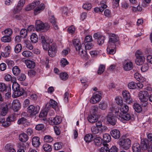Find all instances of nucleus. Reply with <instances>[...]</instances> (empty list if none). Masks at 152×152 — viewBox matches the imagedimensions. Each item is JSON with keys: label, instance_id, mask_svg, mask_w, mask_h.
Segmentation results:
<instances>
[{"label": "nucleus", "instance_id": "f257e3e1", "mask_svg": "<svg viewBox=\"0 0 152 152\" xmlns=\"http://www.w3.org/2000/svg\"><path fill=\"white\" fill-rule=\"evenodd\" d=\"M43 49L48 50V55L50 57H54L56 53L57 46L56 44L53 43V40L46 36H41Z\"/></svg>", "mask_w": 152, "mask_h": 152}, {"label": "nucleus", "instance_id": "f03ea898", "mask_svg": "<svg viewBox=\"0 0 152 152\" xmlns=\"http://www.w3.org/2000/svg\"><path fill=\"white\" fill-rule=\"evenodd\" d=\"M138 96L142 106L144 107L147 106L149 98L148 92L146 91H141L139 92Z\"/></svg>", "mask_w": 152, "mask_h": 152}, {"label": "nucleus", "instance_id": "7ed1b4c3", "mask_svg": "<svg viewBox=\"0 0 152 152\" xmlns=\"http://www.w3.org/2000/svg\"><path fill=\"white\" fill-rule=\"evenodd\" d=\"M36 23V29L38 31L43 30V31H46L50 28V26L48 23H46L44 24L39 20H37Z\"/></svg>", "mask_w": 152, "mask_h": 152}, {"label": "nucleus", "instance_id": "20e7f679", "mask_svg": "<svg viewBox=\"0 0 152 152\" xmlns=\"http://www.w3.org/2000/svg\"><path fill=\"white\" fill-rule=\"evenodd\" d=\"M115 113L117 118L122 121H128L132 118V117H131V115L127 113H121L118 111H117L116 110H115Z\"/></svg>", "mask_w": 152, "mask_h": 152}, {"label": "nucleus", "instance_id": "39448f33", "mask_svg": "<svg viewBox=\"0 0 152 152\" xmlns=\"http://www.w3.org/2000/svg\"><path fill=\"white\" fill-rule=\"evenodd\" d=\"M119 144L123 149L127 150L131 146V141L129 138L120 139Z\"/></svg>", "mask_w": 152, "mask_h": 152}, {"label": "nucleus", "instance_id": "423d86ee", "mask_svg": "<svg viewBox=\"0 0 152 152\" xmlns=\"http://www.w3.org/2000/svg\"><path fill=\"white\" fill-rule=\"evenodd\" d=\"M109 36V38L108 45H112L114 48L115 47V43L119 40L118 36L116 34L113 33L110 34Z\"/></svg>", "mask_w": 152, "mask_h": 152}, {"label": "nucleus", "instance_id": "0eeeda50", "mask_svg": "<svg viewBox=\"0 0 152 152\" xmlns=\"http://www.w3.org/2000/svg\"><path fill=\"white\" fill-rule=\"evenodd\" d=\"M122 93L124 101L129 104L131 103L133 100L129 92L126 90H124L122 92Z\"/></svg>", "mask_w": 152, "mask_h": 152}, {"label": "nucleus", "instance_id": "6e6552de", "mask_svg": "<svg viewBox=\"0 0 152 152\" xmlns=\"http://www.w3.org/2000/svg\"><path fill=\"white\" fill-rule=\"evenodd\" d=\"M123 68L125 71H129L132 69L133 67V65L131 61L126 60L123 63Z\"/></svg>", "mask_w": 152, "mask_h": 152}, {"label": "nucleus", "instance_id": "1a4fd4ad", "mask_svg": "<svg viewBox=\"0 0 152 152\" xmlns=\"http://www.w3.org/2000/svg\"><path fill=\"white\" fill-rule=\"evenodd\" d=\"M39 110V107L38 106H34L30 105L28 108V112L32 115H35L38 113Z\"/></svg>", "mask_w": 152, "mask_h": 152}, {"label": "nucleus", "instance_id": "9d476101", "mask_svg": "<svg viewBox=\"0 0 152 152\" xmlns=\"http://www.w3.org/2000/svg\"><path fill=\"white\" fill-rule=\"evenodd\" d=\"M8 108L7 104L6 103L1 104L0 105V115L5 116L7 113Z\"/></svg>", "mask_w": 152, "mask_h": 152}, {"label": "nucleus", "instance_id": "9b49d317", "mask_svg": "<svg viewBox=\"0 0 152 152\" xmlns=\"http://www.w3.org/2000/svg\"><path fill=\"white\" fill-rule=\"evenodd\" d=\"M93 37L95 39H97V43L99 45H101L104 43L105 40V37L104 36L96 33L94 34Z\"/></svg>", "mask_w": 152, "mask_h": 152}, {"label": "nucleus", "instance_id": "f8f14e48", "mask_svg": "<svg viewBox=\"0 0 152 152\" xmlns=\"http://www.w3.org/2000/svg\"><path fill=\"white\" fill-rule=\"evenodd\" d=\"M116 118L114 116H112V112L109 113L107 116V121L112 125H114L116 122Z\"/></svg>", "mask_w": 152, "mask_h": 152}, {"label": "nucleus", "instance_id": "ddd939ff", "mask_svg": "<svg viewBox=\"0 0 152 152\" xmlns=\"http://www.w3.org/2000/svg\"><path fill=\"white\" fill-rule=\"evenodd\" d=\"M12 104L13 109L15 111H18L21 108V104L18 100L16 99L13 100Z\"/></svg>", "mask_w": 152, "mask_h": 152}, {"label": "nucleus", "instance_id": "4468645a", "mask_svg": "<svg viewBox=\"0 0 152 152\" xmlns=\"http://www.w3.org/2000/svg\"><path fill=\"white\" fill-rule=\"evenodd\" d=\"M25 3V0H20L18 2V5L16 7V8L14 11V13H16L19 12L20 10H21Z\"/></svg>", "mask_w": 152, "mask_h": 152}, {"label": "nucleus", "instance_id": "2eb2a0df", "mask_svg": "<svg viewBox=\"0 0 152 152\" xmlns=\"http://www.w3.org/2000/svg\"><path fill=\"white\" fill-rule=\"evenodd\" d=\"M45 7V4L43 3H41L34 9V15H36L39 13L44 10Z\"/></svg>", "mask_w": 152, "mask_h": 152}, {"label": "nucleus", "instance_id": "dca6fc26", "mask_svg": "<svg viewBox=\"0 0 152 152\" xmlns=\"http://www.w3.org/2000/svg\"><path fill=\"white\" fill-rule=\"evenodd\" d=\"M110 133L112 137L115 139L119 138L121 135L119 131L116 129L112 130L110 131Z\"/></svg>", "mask_w": 152, "mask_h": 152}, {"label": "nucleus", "instance_id": "f3484780", "mask_svg": "<svg viewBox=\"0 0 152 152\" xmlns=\"http://www.w3.org/2000/svg\"><path fill=\"white\" fill-rule=\"evenodd\" d=\"M98 119L97 115L95 114H91L89 115L88 117V120L89 122L91 123H94L96 122Z\"/></svg>", "mask_w": 152, "mask_h": 152}, {"label": "nucleus", "instance_id": "a211bd4d", "mask_svg": "<svg viewBox=\"0 0 152 152\" xmlns=\"http://www.w3.org/2000/svg\"><path fill=\"white\" fill-rule=\"evenodd\" d=\"M10 90V86L6 85L4 83H0V91L2 92H7V91Z\"/></svg>", "mask_w": 152, "mask_h": 152}, {"label": "nucleus", "instance_id": "6ab92c4d", "mask_svg": "<svg viewBox=\"0 0 152 152\" xmlns=\"http://www.w3.org/2000/svg\"><path fill=\"white\" fill-rule=\"evenodd\" d=\"M25 91L22 88H19L17 91L13 92L12 94V96L14 97H17L22 95L24 93Z\"/></svg>", "mask_w": 152, "mask_h": 152}, {"label": "nucleus", "instance_id": "aec40b11", "mask_svg": "<svg viewBox=\"0 0 152 152\" xmlns=\"http://www.w3.org/2000/svg\"><path fill=\"white\" fill-rule=\"evenodd\" d=\"M25 63L27 67L28 68L33 69L35 66V63L33 61L30 60H25Z\"/></svg>", "mask_w": 152, "mask_h": 152}, {"label": "nucleus", "instance_id": "412c9836", "mask_svg": "<svg viewBox=\"0 0 152 152\" xmlns=\"http://www.w3.org/2000/svg\"><path fill=\"white\" fill-rule=\"evenodd\" d=\"M39 138L37 137H34L32 138V143L33 145L35 147H39L40 145Z\"/></svg>", "mask_w": 152, "mask_h": 152}, {"label": "nucleus", "instance_id": "4be33fe9", "mask_svg": "<svg viewBox=\"0 0 152 152\" xmlns=\"http://www.w3.org/2000/svg\"><path fill=\"white\" fill-rule=\"evenodd\" d=\"M115 47L113 48V45H108L107 51L108 54L112 55L114 54L116 51L115 50Z\"/></svg>", "mask_w": 152, "mask_h": 152}, {"label": "nucleus", "instance_id": "5701e85b", "mask_svg": "<svg viewBox=\"0 0 152 152\" xmlns=\"http://www.w3.org/2000/svg\"><path fill=\"white\" fill-rule=\"evenodd\" d=\"M93 136L91 134H86L84 137V140L86 143H89L93 140Z\"/></svg>", "mask_w": 152, "mask_h": 152}, {"label": "nucleus", "instance_id": "b1692460", "mask_svg": "<svg viewBox=\"0 0 152 152\" xmlns=\"http://www.w3.org/2000/svg\"><path fill=\"white\" fill-rule=\"evenodd\" d=\"M28 137L25 133H22L20 134L19 136V139L22 142H25L28 139Z\"/></svg>", "mask_w": 152, "mask_h": 152}, {"label": "nucleus", "instance_id": "393cba45", "mask_svg": "<svg viewBox=\"0 0 152 152\" xmlns=\"http://www.w3.org/2000/svg\"><path fill=\"white\" fill-rule=\"evenodd\" d=\"M49 108V107H48V104H46L45 110H42L40 113L39 117H44L47 116L48 114V110Z\"/></svg>", "mask_w": 152, "mask_h": 152}, {"label": "nucleus", "instance_id": "a878e982", "mask_svg": "<svg viewBox=\"0 0 152 152\" xmlns=\"http://www.w3.org/2000/svg\"><path fill=\"white\" fill-rule=\"evenodd\" d=\"M148 145V142L146 139H142L141 141V147L144 149H147Z\"/></svg>", "mask_w": 152, "mask_h": 152}, {"label": "nucleus", "instance_id": "bb28decb", "mask_svg": "<svg viewBox=\"0 0 152 152\" xmlns=\"http://www.w3.org/2000/svg\"><path fill=\"white\" fill-rule=\"evenodd\" d=\"M111 140V138L110 134H103L102 139L103 141V143H104V142H108L110 141Z\"/></svg>", "mask_w": 152, "mask_h": 152}, {"label": "nucleus", "instance_id": "cd10ccee", "mask_svg": "<svg viewBox=\"0 0 152 152\" xmlns=\"http://www.w3.org/2000/svg\"><path fill=\"white\" fill-rule=\"evenodd\" d=\"M132 148L133 152H140V145L137 143L133 144Z\"/></svg>", "mask_w": 152, "mask_h": 152}, {"label": "nucleus", "instance_id": "c85d7f7f", "mask_svg": "<svg viewBox=\"0 0 152 152\" xmlns=\"http://www.w3.org/2000/svg\"><path fill=\"white\" fill-rule=\"evenodd\" d=\"M54 124L57 125L60 124L62 121L61 118L59 116H56L52 120Z\"/></svg>", "mask_w": 152, "mask_h": 152}, {"label": "nucleus", "instance_id": "c756f323", "mask_svg": "<svg viewBox=\"0 0 152 152\" xmlns=\"http://www.w3.org/2000/svg\"><path fill=\"white\" fill-rule=\"evenodd\" d=\"M145 58H136L135 62L138 65H142L145 62Z\"/></svg>", "mask_w": 152, "mask_h": 152}, {"label": "nucleus", "instance_id": "7c9ffc66", "mask_svg": "<svg viewBox=\"0 0 152 152\" xmlns=\"http://www.w3.org/2000/svg\"><path fill=\"white\" fill-rule=\"evenodd\" d=\"M103 146L99 149V152H109L108 144L106 143H103Z\"/></svg>", "mask_w": 152, "mask_h": 152}, {"label": "nucleus", "instance_id": "2f4dec72", "mask_svg": "<svg viewBox=\"0 0 152 152\" xmlns=\"http://www.w3.org/2000/svg\"><path fill=\"white\" fill-rule=\"evenodd\" d=\"M48 104V107H49V108L50 107H52L53 108H56L57 106V102L55 100L53 99H50L49 102V104Z\"/></svg>", "mask_w": 152, "mask_h": 152}, {"label": "nucleus", "instance_id": "473e14b6", "mask_svg": "<svg viewBox=\"0 0 152 152\" xmlns=\"http://www.w3.org/2000/svg\"><path fill=\"white\" fill-rule=\"evenodd\" d=\"M129 107L126 105H122L120 108L121 113H127L129 110Z\"/></svg>", "mask_w": 152, "mask_h": 152}, {"label": "nucleus", "instance_id": "72a5a7b5", "mask_svg": "<svg viewBox=\"0 0 152 152\" xmlns=\"http://www.w3.org/2000/svg\"><path fill=\"white\" fill-rule=\"evenodd\" d=\"M94 140V144L96 146H99L102 144V139L99 137H96Z\"/></svg>", "mask_w": 152, "mask_h": 152}, {"label": "nucleus", "instance_id": "f704fd0d", "mask_svg": "<svg viewBox=\"0 0 152 152\" xmlns=\"http://www.w3.org/2000/svg\"><path fill=\"white\" fill-rule=\"evenodd\" d=\"M102 92L101 91L97 92L96 94H93V96L95 98L96 100L99 102L102 98Z\"/></svg>", "mask_w": 152, "mask_h": 152}, {"label": "nucleus", "instance_id": "c9c22d12", "mask_svg": "<svg viewBox=\"0 0 152 152\" xmlns=\"http://www.w3.org/2000/svg\"><path fill=\"white\" fill-rule=\"evenodd\" d=\"M99 108L102 110L106 109L108 107V104L105 102H100L99 104Z\"/></svg>", "mask_w": 152, "mask_h": 152}, {"label": "nucleus", "instance_id": "e433bc0d", "mask_svg": "<svg viewBox=\"0 0 152 152\" xmlns=\"http://www.w3.org/2000/svg\"><path fill=\"white\" fill-rule=\"evenodd\" d=\"M1 41L4 42H10L11 41V38L10 36L6 35L1 39Z\"/></svg>", "mask_w": 152, "mask_h": 152}, {"label": "nucleus", "instance_id": "4c0bfd02", "mask_svg": "<svg viewBox=\"0 0 152 152\" xmlns=\"http://www.w3.org/2000/svg\"><path fill=\"white\" fill-rule=\"evenodd\" d=\"M30 39L32 42L35 43L38 41V36L35 34L33 33L31 35Z\"/></svg>", "mask_w": 152, "mask_h": 152}, {"label": "nucleus", "instance_id": "58836bf2", "mask_svg": "<svg viewBox=\"0 0 152 152\" xmlns=\"http://www.w3.org/2000/svg\"><path fill=\"white\" fill-rule=\"evenodd\" d=\"M43 148L45 151L50 152L52 150L51 146L48 144H44L43 146Z\"/></svg>", "mask_w": 152, "mask_h": 152}, {"label": "nucleus", "instance_id": "ea45409f", "mask_svg": "<svg viewBox=\"0 0 152 152\" xmlns=\"http://www.w3.org/2000/svg\"><path fill=\"white\" fill-rule=\"evenodd\" d=\"M133 107L135 110L137 112H140L142 110L141 107L137 103H135L134 104Z\"/></svg>", "mask_w": 152, "mask_h": 152}, {"label": "nucleus", "instance_id": "a19ab883", "mask_svg": "<svg viewBox=\"0 0 152 152\" xmlns=\"http://www.w3.org/2000/svg\"><path fill=\"white\" fill-rule=\"evenodd\" d=\"M60 77L61 79L65 80L68 78V75L66 72H62L60 74Z\"/></svg>", "mask_w": 152, "mask_h": 152}, {"label": "nucleus", "instance_id": "79ce46f5", "mask_svg": "<svg viewBox=\"0 0 152 152\" xmlns=\"http://www.w3.org/2000/svg\"><path fill=\"white\" fill-rule=\"evenodd\" d=\"M128 86L129 88L134 89L136 88L137 83L134 82H131L128 84Z\"/></svg>", "mask_w": 152, "mask_h": 152}, {"label": "nucleus", "instance_id": "37998d69", "mask_svg": "<svg viewBox=\"0 0 152 152\" xmlns=\"http://www.w3.org/2000/svg\"><path fill=\"white\" fill-rule=\"evenodd\" d=\"M12 88L13 92L17 91L20 88V85L16 82H13L12 84Z\"/></svg>", "mask_w": 152, "mask_h": 152}, {"label": "nucleus", "instance_id": "c03bdc74", "mask_svg": "<svg viewBox=\"0 0 152 152\" xmlns=\"http://www.w3.org/2000/svg\"><path fill=\"white\" fill-rule=\"evenodd\" d=\"M93 45L90 43H87L86 45L84 44L81 45V47H83L86 49L90 50L93 47Z\"/></svg>", "mask_w": 152, "mask_h": 152}, {"label": "nucleus", "instance_id": "a18cd8bd", "mask_svg": "<svg viewBox=\"0 0 152 152\" xmlns=\"http://www.w3.org/2000/svg\"><path fill=\"white\" fill-rule=\"evenodd\" d=\"M83 47H82L81 46L80 47H76V50L77 51L79 50V54H80V56L82 57L86 56L84 55V53L83 51Z\"/></svg>", "mask_w": 152, "mask_h": 152}, {"label": "nucleus", "instance_id": "49530a36", "mask_svg": "<svg viewBox=\"0 0 152 152\" xmlns=\"http://www.w3.org/2000/svg\"><path fill=\"white\" fill-rule=\"evenodd\" d=\"M13 74L15 75H17L20 72V70L17 66L14 67L12 69Z\"/></svg>", "mask_w": 152, "mask_h": 152}, {"label": "nucleus", "instance_id": "de8ad7c7", "mask_svg": "<svg viewBox=\"0 0 152 152\" xmlns=\"http://www.w3.org/2000/svg\"><path fill=\"white\" fill-rule=\"evenodd\" d=\"M44 140L45 142H50L53 140V138L49 135L45 136L44 138Z\"/></svg>", "mask_w": 152, "mask_h": 152}, {"label": "nucleus", "instance_id": "09e8293b", "mask_svg": "<svg viewBox=\"0 0 152 152\" xmlns=\"http://www.w3.org/2000/svg\"><path fill=\"white\" fill-rule=\"evenodd\" d=\"M7 120H8L10 122L16 120V115L15 114H12L9 115L7 118Z\"/></svg>", "mask_w": 152, "mask_h": 152}, {"label": "nucleus", "instance_id": "8fccbe9b", "mask_svg": "<svg viewBox=\"0 0 152 152\" xmlns=\"http://www.w3.org/2000/svg\"><path fill=\"white\" fill-rule=\"evenodd\" d=\"M90 53L92 56H101L100 53L98 51H91Z\"/></svg>", "mask_w": 152, "mask_h": 152}, {"label": "nucleus", "instance_id": "3c124183", "mask_svg": "<svg viewBox=\"0 0 152 152\" xmlns=\"http://www.w3.org/2000/svg\"><path fill=\"white\" fill-rule=\"evenodd\" d=\"M22 55L25 57H31L32 56V53L28 51H24L23 52Z\"/></svg>", "mask_w": 152, "mask_h": 152}, {"label": "nucleus", "instance_id": "603ef678", "mask_svg": "<svg viewBox=\"0 0 152 152\" xmlns=\"http://www.w3.org/2000/svg\"><path fill=\"white\" fill-rule=\"evenodd\" d=\"M105 69V66L104 65H100L99 69L98 71V73L99 74H101L104 72Z\"/></svg>", "mask_w": 152, "mask_h": 152}, {"label": "nucleus", "instance_id": "864d4df0", "mask_svg": "<svg viewBox=\"0 0 152 152\" xmlns=\"http://www.w3.org/2000/svg\"><path fill=\"white\" fill-rule=\"evenodd\" d=\"M60 63L61 65L63 67H64L69 64V62L66 59L64 58L61 59L60 61Z\"/></svg>", "mask_w": 152, "mask_h": 152}, {"label": "nucleus", "instance_id": "5fc2aeb1", "mask_svg": "<svg viewBox=\"0 0 152 152\" xmlns=\"http://www.w3.org/2000/svg\"><path fill=\"white\" fill-rule=\"evenodd\" d=\"M27 34V30L25 29H22L20 32V34L22 37H25L26 36Z\"/></svg>", "mask_w": 152, "mask_h": 152}, {"label": "nucleus", "instance_id": "6e6d98bb", "mask_svg": "<svg viewBox=\"0 0 152 152\" xmlns=\"http://www.w3.org/2000/svg\"><path fill=\"white\" fill-rule=\"evenodd\" d=\"M75 30V26L73 25L69 27L68 28L67 31L68 33L69 34H74Z\"/></svg>", "mask_w": 152, "mask_h": 152}, {"label": "nucleus", "instance_id": "4d7b16f0", "mask_svg": "<svg viewBox=\"0 0 152 152\" xmlns=\"http://www.w3.org/2000/svg\"><path fill=\"white\" fill-rule=\"evenodd\" d=\"M83 7L85 10H88L91 9L92 6L90 3H86L83 5Z\"/></svg>", "mask_w": 152, "mask_h": 152}, {"label": "nucleus", "instance_id": "13d9d810", "mask_svg": "<svg viewBox=\"0 0 152 152\" xmlns=\"http://www.w3.org/2000/svg\"><path fill=\"white\" fill-rule=\"evenodd\" d=\"M92 132L94 134L98 133L99 131V129L95 126H92L91 128Z\"/></svg>", "mask_w": 152, "mask_h": 152}, {"label": "nucleus", "instance_id": "bf43d9fd", "mask_svg": "<svg viewBox=\"0 0 152 152\" xmlns=\"http://www.w3.org/2000/svg\"><path fill=\"white\" fill-rule=\"evenodd\" d=\"M4 33L6 35L10 36L12 34V31L11 28H7L4 30Z\"/></svg>", "mask_w": 152, "mask_h": 152}, {"label": "nucleus", "instance_id": "052dcab7", "mask_svg": "<svg viewBox=\"0 0 152 152\" xmlns=\"http://www.w3.org/2000/svg\"><path fill=\"white\" fill-rule=\"evenodd\" d=\"M62 143L61 142H57L54 144V148L56 150H58L61 149L62 147Z\"/></svg>", "mask_w": 152, "mask_h": 152}, {"label": "nucleus", "instance_id": "680f3d73", "mask_svg": "<svg viewBox=\"0 0 152 152\" xmlns=\"http://www.w3.org/2000/svg\"><path fill=\"white\" fill-rule=\"evenodd\" d=\"M73 44L75 47V49H76V47H80L81 45H79L80 44L79 40L78 39H75L73 40Z\"/></svg>", "mask_w": 152, "mask_h": 152}, {"label": "nucleus", "instance_id": "e2e57ef3", "mask_svg": "<svg viewBox=\"0 0 152 152\" xmlns=\"http://www.w3.org/2000/svg\"><path fill=\"white\" fill-rule=\"evenodd\" d=\"M21 45L20 44H18L16 45L15 47V53H18L21 51Z\"/></svg>", "mask_w": 152, "mask_h": 152}, {"label": "nucleus", "instance_id": "0e129e2a", "mask_svg": "<svg viewBox=\"0 0 152 152\" xmlns=\"http://www.w3.org/2000/svg\"><path fill=\"white\" fill-rule=\"evenodd\" d=\"M5 149L9 152H16L15 149L12 147H10L9 145H7L5 147Z\"/></svg>", "mask_w": 152, "mask_h": 152}, {"label": "nucleus", "instance_id": "69168bd1", "mask_svg": "<svg viewBox=\"0 0 152 152\" xmlns=\"http://www.w3.org/2000/svg\"><path fill=\"white\" fill-rule=\"evenodd\" d=\"M149 67L148 64H145L141 67V71L142 72H146L148 69Z\"/></svg>", "mask_w": 152, "mask_h": 152}, {"label": "nucleus", "instance_id": "338daca9", "mask_svg": "<svg viewBox=\"0 0 152 152\" xmlns=\"http://www.w3.org/2000/svg\"><path fill=\"white\" fill-rule=\"evenodd\" d=\"M104 15L106 17L110 18L111 16V11L108 9L105 10L104 12Z\"/></svg>", "mask_w": 152, "mask_h": 152}, {"label": "nucleus", "instance_id": "774afa93", "mask_svg": "<svg viewBox=\"0 0 152 152\" xmlns=\"http://www.w3.org/2000/svg\"><path fill=\"white\" fill-rule=\"evenodd\" d=\"M106 0H102L100 1L99 4L101 6V8L104 9L107 7V6L106 4Z\"/></svg>", "mask_w": 152, "mask_h": 152}]
</instances>
